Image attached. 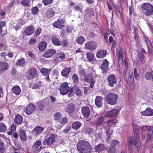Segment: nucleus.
Returning <instances> with one entry per match:
<instances>
[{
	"mask_svg": "<svg viewBox=\"0 0 153 153\" xmlns=\"http://www.w3.org/2000/svg\"><path fill=\"white\" fill-rule=\"evenodd\" d=\"M117 122V120L116 119H111L107 121V123L108 126L111 127L115 125V123Z\"/></svg>",
	"mask_w": 153,
	"mask_h": 153,
	"instance_id": "37",
	"label": "nucleus"
},
{
	"mask_svg": "<svg viewBox=\"0 0 153 153\" xmlns=\"http://www.w3.org/2000/svg\"><path fill=\"white\" fill-rule=\"evenodd\" d=\"M107 51L105 50L101 49L99 50L97 52L96 56L99 59L104 58L106 55Z\"/></svg>",
	"mask_w": 153,
	"mask_h": 153,
	"instance_id": "14",
	"label": "nucleus"
},
{
	"mask_svg": "<svg viewBox=\"0 0 153 153\" xmlns=\"http://www.w3.org/2000/svg\"><path fill=\"white\" fill-rule=\"evenodd\" d=\"M108 61L106 59H104L101 65V69L103 73H106L108 70Z\"/></svg>",
	"mask_w": 153,
	"mask_h": 153,
	"instance_id": "15",
	"label": "nucleus"
},
{
	"mask_svg": "<svg viewBox=\"0 0 153 153\" xmlns=\"http://www.w3.org/2000/svg\"><path fill=\"white\" fill-rule=\"evenodd\" d=\"M59 122L62 124H64L66 123L68 120L66 117H64L62 118H60V120H59Z\"/></svg>",
	"mask_w": 153,
	"mask_h": 153,
	"instance_id": "59",
	"label": "nucleus"
},
{
	"mask_svg": "<svg viewBox=\"0 0 153 153\" xmlns=\"http://www.w3.org/2000/svg\"><path fill=\"white\" fill-rule=\"evenodd\" d=\"M47 47V43L44 42H40L38 45L39 50L41 51H43L45 50Z\"/></svg>",
	"mask_w": 153,
	"mask_h": 153,
	"instance_id": "35",
	"label": "nucleus"
},
{
	"mask_svg": "<svg viewBox=\"0 0 153 153\" xmlns=\"http://www.w3.org/2000/svg\"><path fill=\"white\" fill-rule=\"evenodd\" d=\"M34 31V27L33 26H29L25 30V34L27 35L32 34Z\"/></svg>",
	"mask_w": 153,
	"mask_h": 153,
	"instance_id": "23",
	"label": "nucleus"
},
{
	"mask_svg": "<svg viewBox=\"0 0 153 153\" xmlns=\"http://www.w3.org/2000/svg\"><path fill=\"white\" fill-rule=\"evenodd\" d=\"M37 106L38 107L39 109L41 111L44 107V105L42 102H39L37 103Z\"/></svg>",
	"mask_w": 153,
	"mask_h": 153,
	"instance_id": "58",
	"label": "nucleus"
},
{
	"mask_svg": "<svg viewBox=\"0 0 153 153\" xmlns=\"http://www.w3.org/2000/svg\"><path fill=\"white\" fill-rule=\"evenodd\" d=\"M23 120V117L20 115L19 114L16 116L14 119V121L17 124H21Z\"/></svg>",
	"mask_w": 153,
	"mask_h": 153,
	"instance_id": "30",
	"label": "nucleus"
},
{
	"mask_svg": "<svg viewBox=\"0 0 153 153\" xmlns=\"http://www.w3.org/2000/svg\"><path fill=\"white\" fill-rule=\"evenodd\" d=\"M115 149L114 148L110 147L109 150L107 151L108 153H117L115 151Z\"/></svg>",
	"mask_w": 153,
	"mask_h": 153,
	"instance_id": "61",
	"label": "nucleus"
},
{
	"mask_svg": "<svg viewBox=\"0 0 153 153\" xmlns=\"http://www.w3.org/2000/svg\"><path fill=\"white\" fill-rule=\"evenodd\" d=\"M55 12L52 8H49L47 10L46 14L48 17H51L53 16L55 14Z\"/></svg>",
	"mask_w": 153,
	"mask_h": 153,
	"instance_id": "34",
	"label": "nucleus"
},
{
	"mask_svg": "<svg viewBox=\"0 0 153 153\" xmlns=\"http://www.w3.org/2000/svg\"><path fill=\"white\" fill-rule=\"evenodd\" d=\"M72 79L74 83H77L79 82V78L76 74H73L72 76Z\"/></svg>",
	"mask_w": 153,
	"mask_h": 153,
	"instance_id": "53",
	"label": "nucleus"
},
{
	"mask_svg": "<svg viewBox=\"0 0 153 153\" xmlns=\"http://www.w3.org/2000/svg\"><path fill=\"white\" fill-rule=\"evenodd\" d=\"M52 41L53 43L55 45L60 46L62 44L59 39L55 36H53L52 37Z\"/></svg>",
	"mask_w": 153,
	"mask_h": 153,
	"instance_id": "27",
	"label": "nucleus"
},
{
	"mask_svg": "<svg viewBox=\"0 0 153 153\" xmlns=\"http://www.w3.org/2000/svg\"><path fill=\"white\" fill-rule=\"evenodd\" d=\"M5 150V148L3 146V143L0 142V153H3Z\"/></svg>",
	"mask_w": 153,
	"mask_h": 153,
	"instance_id": "54",
	"label": "nucleus"
},
{
	"mask_svg": "<svg viewBox=\"0 0 153 153\" xmlns=\"http://www.w3.org/2000/svg\"><path fill=\"white\" fill-rule=\"evenodd\" d=\"M37 74V70L32 68L29 70L28 77L30 79H33L35 78Z\"/></svg>",
	"mask_w": 153,
	"mask_h": 153,
	"instance_id": "13",
	"label": "nucleus"
},
{
	"mask_svg": "<svg viewBox=\"0 0 153 153\" xmlns=\"http://www.w3.org/2000/svg\"><path fill=\"white\" fill-rule=\"evenodd\" d=\"M69 89V87L68 86V83L64 82L62 84L59 88L60 93L63 95H65L68 92Z\"/></svg>",
	"mask_w": 153,
	"mask_h": 153,
	"instance_id": "5",
	"label": "nucleus"
},
{
	"mask_svg": "<svg viewBox=\"0 0 153 153\" xmlns=\"http://www.w3.org/2000/svg\"><path fill=\"white\" fill-rule=\"evenodd\" d=\"M104 149V144L102 143L98 144L95 147V151L99 153L102 151Z\"/></svg>",
	"mask_w": 153,
	"mask_h": 153,
	"instance_id": "32",
	"label": "nucleus"
},
{
	"mask_svg": "<svg viewBox=\"0 0 153 153\" xmlns=\"http://www.w3.org/2000/svg\"><path fill=\"white\" fill-rule=\"evenodd\" d=\"M30 0H22L21 2V4L25 7H28L30 6Z\"/></svg>",
	"mask_w": 153,
	"mask_h": 153,
	"instance_id": "38",
	"label": "nucleus"
},
{
	"mask_svg": "<svg viewBox=\"0 0 153 153\" xmlns=\"http://www.w3.org/2000/svg\"><path fill=\"white\" fill-rule=\"evenodd\" d=\"M86 56L89 61L93 63L95 58L94 54L92 53L87 52L86 53Z\"/></svg>",
	"mask_w": 153,
	"mask_h": 153,
	"instance_id": "29",
	"label": "nucleus"
},
{
	"mask_svg": "<svg viewBox=\"0 0 153 153\" xmlns=\"http://www.w3.org/2000/svg\"><path fill=\"white\" fill-rule=\"evenodd\" d=\"M6 23L4 21H2L0 22V33L2 34V28L6 26Z\"/></svg>",
	"mask_w": 153,
	"mask_h": 153,
	"instance_id": "51",
	"label": "nucleus"
},
{
	"mask_svg": "<svg viewBox=\"0 0 153 153\" xmlns=\"http://www.w3.org/2000/svg\"><path fill=\"white\" fill-rule=\"evenodd\" d=\"M17 66L23 67L26 65L25 59L24 58H22L17 60L16 63Z\"/></svg>",
	"mask_w": 153,
	"mask_h": 153,
	"instance_id": "22",
	"label": "nucleus"
},
{
	"mask_svg": "<svg viewBox=\"0 0 153 153\" xmlns=\"http://www.w3.org/2000/svg\"><path fill=\"white\" fill-rule=\"evenodd\" d=\"M146 42L147 44V46L148 48V50H149L152 49V47L151 42L147 38L145 39Z\"/></svg>",
	"mask_w": 153,
	"mask_h": 153,
	"instance_id": "52",
	"label": "nucleus"
},
{
	"mask_svg": "<svg viewBox=\"0 0 153 153\" xmlns=\"http://www.w3.org/2000/svg\"><path fill=\"white\" fill-rule=\"evenodd\" d=\"M148 139H150L151 136L152 135L153 133V127L152 126H150L148 128Z\"/></svg>",
	"mask_w": 153,
	"mask_h": 153,
	"instance_id": "40",
	"label": "nucleus"
},
{
	"mask_svg": "<svg viewBox=\"0 0 153 153\" xmlns=\"http://www.w3.org/2000/svg\"><path fill=\"white\" fill-rule=\"evenodd\" d=\"M7 130V127L3 123H0V132H4Z\"/></svg>",
	"mask_w": 153,
	"mask_h": 153,
	"instance_id": "43",
	"label": "nucleus"
},
{
	"mask_svg": "<svg viewBox=\"0 0 153 153\" xmlns=\"http://www.w3.org/2000/svg\"><path fill=\"white\" fill-rule=\"evenodd\" d=\"M42 31V29L40 27L38 28L35 32V34L36 36L39 35Z\"/></svg>",
	"mask_w": 153,
	"mask_h": 153,
	"instance_id": "62",
	"label": "nucleus"
},
{
	"mask_svg": "<svg viewBox=\"0 0 153 153\" xmlns=\"http://www.w3.org/2000/svg\"><path fill=\"white\" fill-rule=\"evenodd\" d=\"M44 130V128L41 126H38L35 127L33 130V131L36 134H38L42 133Z\"/></svg>",
	"mask_w": 153,
	"mask_h": 153,
	"instance_id": "26",
	"label": "nucleus"
},
{
	"mask_svg": "<svg viewBox=\"0 0 153 153\" xmlns=\"http://www.w3.org/2000/svg\"><path fill=\"white\" fill-rule=\"evenodd\" d=\"M51 71V69H47L45 68H41L40 70V72L42 74L45 76H47L45 79L47 81L49 80V75Z\"/></svg>",
	"mask_w": 153,
	"mask_h": 153,
	"instance_id": "10",
	"label": "nucleus"
},
{
	"mask_svg": "<svg viewBox=\"0 0 153 153\" xmlns=\"http://www.w3.org/2000/svg\"><path fill=\"white\" fill-rule=\"evenodd\" d=\"M86 13L87 15L91 16L93 14L94 11L91 9H88L86 10Z\"/></svg>",
	"mask_w": 153,
	"mask_h": 153,
	"instance_id": "60",
	"label": "nucleus"
},
{
	"mask_svg": "<svg viewBox=\"0 0 153 153\" xmlns=\"http://www.w3.org/2000/svg\"><path fill=\"white\" fill-rule=\"evenodd\" d=\"M145 77L147 80H150L153 78V74L151 72H148L146 73Z\"/></svg>",
	"mask_w": 153,
	"mask_h": 153,
	"instance_id": "42",
	"label": "nucleus"
},
{
	"mask_svg": "<svg viewBox=\"0 0 153 153\" xmlns=\"http://www.w3.org/2000/svg\"><path fill=\"white\" fill-rule=\"evenodd\" d=\"M58 57L60 59H62L65 58V55L64 53L61 52L59 55Z\"/></svg>",
	"mask_w": 153,
	"mask_h": 153,
	"instance_id": "63",
	"label": "nucleus"
},
{
	"mask_svg": "<svg viewBox=\"0 0 153 153\" xmlns=\"http://www.w3.org/2000/svg\"><path fill=\"white\" fill-rule=\"evenodd\" d=\"M85 80L88 82H89L93 79L91 75L89 74L85 76Z\"/></svg>",
	"mask_w": 153,
	"mask_h": 153,
	"instance_id": "46",
	"label": "nucleus"
},
{
	"mask_svg": "<svg viewBox=\"0 0 153 153\" xmlns=\"http://www.w3.org/2000/svg\"><path fill=\"white\" fill-rule=\"evenodd\" d=\"M124 52L122 49H121L119 51L118 58L119 64H122L123 63V58L124 57Z\"/></svg>",
	"mask_w": 153,
	"mask_h": 153,
	"instance_id": "19",
	"label": "nucleus"
},
{
	"mask_svg": "<svg viewBox=\"0 0 153 153\" xmlns=\"http://www.w3.org/2000/svg\"><path fill=\"white\" fill-rule=\"evenodd\" d=\"M55 141V137L54 134H51L50 137L45 140L43 142V145L47 144L48 145H51Z\"/></svg>",
	"mask_w": 153,
	"mask_h": 153,
	"instance_id": "7",
	"label": "nucleus"
},
{
	"mask_svg": "<svg viewBox=\"0 0 153 153\" xmlns=\"http://www.w3.org/2000/svg\"><path fill=\"white\" fill-rule=\"evenodd\" d=\"M74 109L75 107L74 105L73 104H71L68 105V111L69 114L71 113Z\"/></svg>",
	"mask_w": 153,
	"mask_h": 153,
	"instance_id": "41",
	"label": "nucleus"
},
{
	"mask_svg": "<svg viewBox=\"0 0 153 153\" xmlns=\"http://www.w3.org/2000/svg\"><path fill=\"white\" fill-rule=\"evenodd\" d=\"M139 58L142 63L145 62L146 58L144 55L143 53H140L139 55Z\"/></svg>",
	"mask_w": 153,
	"mask_h": 153,
	"instance_id": "45",
	"label": "nucleus"
},
{
	"mask_svg": "<svg viewBox=\"0 0 153 153\" xmlns=\"http://www.w3.org/2000/svg\"><path fill=\"white\" fill-rule=\"evenodd\" d=\"M85 40L84 38L82 36H81L77 39L76 42L79 44H83Z\"/></svg>",
	"mask_w": 153,
	"mask_h": 153,
	"instance_id": "47",
	"label": "nucleus"
},
{
	"mask_svg": "<svg viewBox=\"0 0 153 153\" xmlns=\"http://www.w3.org/2000/svg\"><path fill=\"white\" fill-rule=\"evenodd\" d=\"M12 92L16 95H19L21 92V90L18 85H15L12 89Z\"/></svg>",
	"mask_w": 153,
	"mask_h": 153,
	"instance_id": "25",
	"label": "nucleus"
},
{
	"mask_svg": "<svg viewBox=\"0 0 153 153\" xmlns=\"http://www.w3.org/2000/svg\"><path fill=\"white\" fill-rule=\"evenodd\" d=\"M137 143V141L135 138L131 137L129 139V142H128V143L132 145H136Z\"/></svg>",
	"mask_w": 153,
	"mask_h": 153,
	"instance_id": "44",
	"label": "nucleus"
},
{
	"mask_svg": "<svg viewBox=\"0 0 153 153\" xmlns=\"http://www.w3.org/2000/svg\"><path fill=\"white\" fill-rule=\"evenodd\" d=\"M53 0H42V3L44 4L45 6L49 5L51 4Z\"/></svg>",
	"mask_w": 153,
	"mask_h": 153,
	"instance_id": "48",
	"label": "nucleus"
},
{
	"mask_svg": "<svg viewBox=\"0 0 153 153\" xmlns=\"http://www.w3.org/2000/svg\"><path fill=\"white\" fill-rule=\"evenodd\" d=\"M106 126L107 125H105V126H104V127L105 129V131H106V135L108 137L107 140L108 141V140H110V139L111 137V133H110V129L109 128H106Z\"/></svg>",
	"mask_w": 153,
	"mask_h": 153,
	"instance_id": "39",
	"label": "nucleus"
},
{
	"mask_svg": "<svg viewBox=\"0 0 153 153\" xmlns=\"http://www.w3.org/2000/svg\"><path fill=\"white\" fill-rule=\"evenodd\" d=\"M71 71L70 67H66L62 71L61 74L63 76L68 77Z\"/></svg>",
	"mask_w": 153,
	"mask_h": 153,
	"instance_id": "24",
	"label": "nucleus"
},
{
	"mask_svg": "<svg viewBox=\"0 0 153 153\" xmlns=\"http://www.w3.org/2000/svg\"><path fill=\"white\" fill-rule=\"evenodd\" d=\"M82 111L83 115L85 117H88L89 116L90 111L88 107H83L82 109Z\"/></svg>",
	"mask_w": 153,
	"mask_h": 153,
	"instance_id": "16",
	"label": "nucleus"
},
{
	"mask_svg": "<svg viewBox=\"0 0 153 153\" xmlns=\"http://www.w3.org/2000/svg\"><path fill=\"white\" fill-rule=\"evenodd\" d=\"M140 114L144 116H153V109L150 108H148L145 111L141 112Z\"/></svg>",
	"mask_w": 153,
	"mask_h": 153,
	"instance_id": "17",
	"label": "nucleus"
},
{
	"mask_svg": "<svg viewBox=\"0 0 153 153\" xmlns=\"http://www.w3.org/2000/svg\"><path fill=\"white\" fill-rule=\"evenodd\" d=\"M65 22L63 19H58L53 24V25L54 27L62 29L65 27L64 25Z\"/></svg>",
	"mask_w": 153,
	"mask_h": 153,
	"instance_id": "9",
	"label": "nucleus"
},
{
	"mask_svg": "<svg viewBox=\"0 0 153 153\" xmlns=\"http://www.w3.org/2000/svg\"><path fill=\"white\" fill-rule=\"evenodd\" d=\"M56 53V51L53 49H51L46 51L43 56L45 58H49L52 56Z\"/></svg>",
	"mask_w": 153,
	"mask_h": 153,
	"instance_id": "18",
	"label": "nucleus"
},
{
	"mask_svg": "<svg viewBox=\"0 0 153 153\" xmlns=\"http://www.w3.org/2000/svg\"><path fill=\"white\" fill-rule=\"evenodd\" d=\"M41 141L39 140L37 141L33 145L32 149L33 150L35 151L38 150L41 144Z\"/></svg>",
	"mask_w": 153,
	"mask_h": 153,
	"instance_id": "33",
	"label": "nucleus"
},
{
	"mask_svg": "<svg viewBox=\"0 0 153 153\" xmlns=\"http://www.w3.org/2000/svg\"><path fill=\"white\" fill-rule=\"evenodd\" d=\"M85 48L87 50L94 51L97 48L96 42L94 41H90L85 44Z\"/></svg>",
	"mask_w": 153,
	"mask_h": 153,
	"instance_id": "4",
	"label": "nucleus"
},
{
	"mask_svg": "<svg viewBox=\"0 0 153 153\" xmlns=\"http://www.w3.org/2000/svg\"><path fill=\"white\" fill-rule=\"evenodd\" d=\"M42 82L41 81H39L38 82L32 85L31 88L33 89H36L38 88H40Z\"/></svg>",
	"mask_w": 153,
	"mask_h": 153,
	"instance_id": "36",
	"label": "nucleus"
},
{
	"mask_svg": "<svg viewBox=\"0 0 153 153\" xmlns=\"http://www.w3.org/2000/svg\"><path fill=\"white\" fill-rule=\"evenodd\" d=\"M77 149L79 153H91L92 148L88 141L81 140L77 144Z\"/></svg>",
	"mask_w": 153,
	"mask_h": 153,
	"instance_id": "1",
	"label": "nucleus"
},
{
	"mask_svg": "<svg viewBox=\"0 0 153 153\" xmlns=\"http://www.w3.org/2000/svg\"><path fill=\"white\" fill-rule=\"evenodd\" d=\"M35 106L32 103H30L26 108L25 110L26 113L30 114L33 113L35 110Z\"/></svg>",
	"mask_w": 153,
	"mask_h": 153,
	"instance_id": "12",
	"label": "nucleus"
},
{
	"mask_svg": "<svg viewBox=\"0 0 153 153\" xmlns=\"http://www.w3.org/2000/svg\"><path fill=\"white\" fill-rule=\"evenodd\" d=\"M118 110L117 109H114L107 112L105 116L108 117H116L118 114Z\"/></svg>",
	"mask_w": 153,
	"mask_h": 153,
	"instance_id": "8",
	"label": "nucleus"
},
{
	"mask_svg": "<svg viewBox=\"0 0 153 153\" xmlns=\"http://www.w3.org/2000/svg\"><path fill=\"white\" fill-rule=\"evenodd\" d=\"M119 143V141L117 140H113L112 141L110 146L115 149V146H118Z\"/></svg>",
	"mask_w": 153,
	"mask_h": 153,
	"instance_id": "50",
	"label": "nucleus"
},
{
	"mask_svg": "<svg viewBox=\"0 0 153 153\" xmlns=\"http://www.w3.org/2000/svg\"><path fill=\"white\" fill-rule=\"evenodd\" d=\"M105 117H104L100 116L99 117L95 122L97 126H102L104 123Z\"/></svg>",
	"mask_w": 153,
	"mask_h": 153,
	"instance_id": "21",
	"label": "nucleus"
},
{
	"mask_svg": "<svg viewBox=\"0 0 153 153\" xmlns=\"http://www.w3.org/2000/svg\"><path fill=\"white\" fill-rule=\"evenodd\" d=\"M8 67V64L7 62L0 61V74L7 70Z\"/></svg>",
	"mask_w": 153,
	"mask_h": 153,
	"instance_id": "11",
	"label": "nucleus"
},
{
	"mask_svg": "<svg viewBox=\"0 0 153 153\" xmlns=\"http://www.w3.org/2000/svg\"><path fill=\"white\" fill-rule=\"evenodd\" d=\"M19 137L20 139L23 141H25L27 138L26 134L25 131L21 130L19 132Z\"/></svg>",
	"mask_w": 153,
	"mask_h": 153,
	"instance_id": "28",
	"label": "nucleus"
},
{
	"mask_svg": "<svg viewBox=\"0 0 153 153\" xmlns=\"http://www.w3.org/2000/svg\"><path fill=\"white\" fill-rule=\"evenodd\" d=\"M103 98L99 96H97L95 99V103L96 106L98 107H100L102 106V101Z\"/></svg>",
	"mask_w": 153,
	"mask_h": 153,
	"instance_id": "20",
	"label": "nucleus"
},
{
	"mask_svg": "<svg viewBox=\"0 0 153 153\" xmlns=\"http://www.w3.org/2000/svg\"><path fill=\"white\" fill-rule=\"evenodd\" d=\"M76 93L77 96H81L82 95V92L81 90L79 89V87H76L75 89Z\"/></svg>",
	"mask_w": 153,
	"mask_h": 153,
	"instance_id": "57",
	"label": "nucleus"
},
{
	"mask_svg": "<svg viewBox=\"0 0 153 153\" xmlns=\"http://www.w3.org/2000/svg\"><path fill=\"white\" fill-rule=\"evenodd\" d=\"M32 13L34 15H36L39 11V9L37 7H33L31 10Z\"/></svg>",
	"mask_w": 153,
	"mask_h": 153,
	"instance_id": "55",
	"label": "nucleus"
},
{
	"mask_svg": "<svg viewBox=\"0 0 153 153\" xmlns=\"http://www.w3.org/2000/svg\"><path fill=\"white\" fill-rule=\"evenodd\" d=\"M54 117L55 120H59L61 118V114L59 112H56L54 114Z\"/></svg>",
	"mask_w": 153,
	"mask_h": 153,
	"instance_id": "49",
	"label": "nucleus"
},
{
	"mask_svg": "<svg viewBox=\"0 0 153 153\" xmlns=\"http://www.w3.org/2000/svg\"><path fill=\"white\" fill-rule=\"evenodd\" d=\"M108 81L109 82L108 85L111 87H113L114 85L117 84V79L114 75L110 74L109 75L107 79Z\"/></svg>",
	"mask_w": 153,
	"mask_h": 153,
	"instance_id": "6",
	"label": "nucleus"
},
{
	"mask_svg": "<svg viewBox=\"0 0 153 153\" xmlns=\"http://www.w3.org/2000/svg\"><path fill=\"white\" fill-rule=\"evenodd\" d=\"M141 8L144 13L147 16L152 15L153 14V7L148 3L143 4Z\"/></svg>",
	"mask_w": 153,
	"mask_h": 153,
	"instance_id": "3",
	"label": "nucleus"
},
{
	"mask_svg": "<svg viewBox=\"0 0 153 153\" xmlns=\"http://www.w3.org/2000/svg\"><path fill=\"white\" fill-rule=\"evenodd\" d=\"M128 149L130 152L132 153L133 150V146L132 145L128 143Z\"/></svg>",
	"mask_w": 153,
	"mask_h": 153,
	"instance_id": "64",
	"label": "nucleus"
},
{
	"mask_svg": "<svg viewBox=\"0 0 153 153\" xmlns=\"http://www.w3.org/2000/svg\"><path fill=\"white\" fill-rule=\"evenodd\" d=\"M71 129V126H70L68 125L66 126L65 128L63 130V132L65 134H68Z\"/></svg>",
	"mask_w": 153,
	"mask_h": 153,
	"instance_id": "56",
	"label": "nucleus"
},
{
	"mask_svg": "<svg viewBox=\"0 0 153 153\" xmlns=\"http://www.w3.org/2000/svg\"><path fill=\"white\" fill-rule=\"evenodd\" d=\"M82 126V123L79 121H76L74 122L72 125L73 129L77 130L79 128Z\"/></svg>",
	"mask_w": 153,
	"mask_h": 153,
	"instance_id": "31",
	"label": "nucleus"
},
{
	"mask_svg": "<svg viewBox=\"0 0 153 153\" xmlns=\"http://www.w3.org/2000/svg\"><path fill=\"white\" fill-rule=\"evenodd\" d=\"M118 98L117 94L109 92L106 96L105 100L107 103L110 105H115L117 103V100Z\"/></svg>",
	"mask_w": 153,
	"mask_h": 153,
	"instance_id": "2",
	"label": "nucleus"
}]
</instances>
